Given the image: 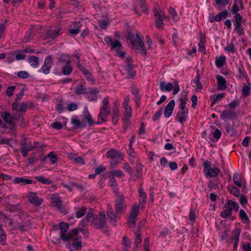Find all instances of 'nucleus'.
Masks as SVG:
<instances>
[{
	"instance_id": "obj_17",
	"label": "nucleus",
	"mask_w": 251,
	"mask_h": 251,
	"mask_svg": "<svg viewBox=\"0 0 251 251\" xmlns=\"http://www.w3.org/2000/svg\"><path fill=\"white\" fill-rule=\"evenodd\" d=\"M234 183L240 188H245V182L242 175L240 174H235L233 177Z\"/></svg>"
},
{
	"instance_id": "obj_4",
	"label": "nucleus",
	"mask_w": 251,
	"mask_h": 251,
	"mask_svg": "<svg viewBox=\"0 0 251 251\" xmlns=\"http://www.w3.org/2000/svg\"><path fill=\"white\" fill-rule=\"evenodd\" d=\"M104 41L111 46L112 49H115L118 56L121 58H124L126 55V52L121 50L122 47L120 42L118 40H112L110 37H105Z\"/></svg>"
},
{
	"instance_id": "obj_15",
	"label": "nucleus",
	"mask_w": 251,
	"mask_h": 251,
	"mask_svg": "<svg viewBox=\"0 0 251 251\" xmlns=\"http://www.w3.org/2000/svg\"><path fill=\"white\" fill-rule=\"evenodd\" d=\"M111 111L109 109V108L101 107L100 109V113L98 115V119L101 121L99 122V123L107 121L106 116L109 115Z\"/></svg>"
},
{
	"instance_id": "obj_5",
	"label": "nucleus",
	"mask_w": 251,
	"mask_h": 251,
	"mask_svg": "<svg viewBox=\"0 0 251 251\" xmlns=\"http://www.w3.org/2000/svg\"><path fill=\"white\" fill-rule=\"evenodd\" d=\"M204 172L206 176L210 177H216L220 173V170L216 167H211V163L208 161H205L203 163Z\"/></svg>"
},
{
	"instance_id": "obj_32",
	"label": "nucleus",
	"mask_w": 251,
	"mask_h": 251,
	"mask_svg": "<svg viewBox=\"0 0 251 251\" xmlns=\"http://www.w3.org/2000/svg\"><path fill=\"white\" fill-rule=\"evenodd\" d=\"M227 206L229 208H231V211L233 209H235L236 211H238L239 208V204L237 202H235L231 200L228 201L225 204V207H227Z\"/></svg>"
},
{
	"instance_id": "obj_3",
	"label": "nucleus",
	"mask_w": 251,
	"mask_h": 251,
	"mask_svg": "<svg viewBox=\"0 0 251 251\" xmlns=\"http://www.w3.org/2000/svg\"><path fill=\"white\" fill-rule=\"evenodd\" d=\"M187 98L186 97H182L180 100L179 108L180 110L177 113L176 119L181 124L184 123L187 118L188 109L186 107Z\"/></svg>"
},
{
	"instance_id": "obj_39",
	"label": "nucleus",
	"mask_w": 251,
	"mask_h": 251,
	"mask_svg": "<svg viewBox=\"0 0 251 251\" xmlns=\"http://www.w3.org/2000/svg\"><path fill=\"white\" fill-rule=\"evenodd\" d=\"M250 91L251 84L249 83L248 84L244 85L242 90V95L245 97H247L249 95Z\"/></svg>"
},
{
	"instance_id": "obj_14",
	"label": "nucleus",
	"mask_w": 251,
	"mask_h": 251,
	"mask_svg": "<svg viewBox=\"0 0 251 251\" xmlns=\"http://www.w3.org/2000/svg\"><path fill=\"white\" fill-rule=\"evenodd\" d=\"M134 11L138 15H141L143 13H145L147 10V7L144 1L140 0L134 8Z\"/></svg>"
},
{
	"instance_id": "obj_18",
	"label": "nucleus",
	"mask_w": 251,
	"mask_h": 251,
	"mask_svg": "<svg viewBox=\"0 0 251 251\" xmlns=\"http://www.w3.org/2000/svg\"><path fill=\"white\" fill-rule=\"evenodd\" d=\"M81 26L80 22H74L73 25H71L69 28V33L73 35L77 34Z\"/></svg>"
},
{
	"instance_id": "obj_22",
	"label": "nucleus",
	"mask_w": 251,
	"mask_h": 251,
	"mask_svg": "<svg viewBox=\"0 0 251 251\" xmlns=\"http://www.w3.org/2000/svg\"><path fill=\"white\" fill-rule=\"evenodd\" d=\"M123 108L125 111V114L123 118L125 121H128L131 117L132 110L130 106L128 104L123 105Z\"/></svg>"
},
{
	"instance_id": "obj_8",
	"label": "nucleus",
	"mask_w": 251,
	"mask_h": 251,
	"mask_svg": "<svg viewBox=\"0 0 251 251\" xmlns=\"http://www.w3.org/2000/svg\"><path fill=\"white\" fill-rule=\"evenodd\" d=\"M135 38L137 43L134 40H131L130 41V43L132 48L134 49H138V47H139L143 53L146 55L147 54V51L145 49V44L138 33L136 34Z\"/></svg>"
},
{
	"instance_id": "obj_41",
	"label": "nucleus",
	"mask_w": 251,
	"mask_h": 251,
	"mask_svg": "<svg viewBox=\"0 0 251 251\" xmlns=\"http://www.w3.org/2000/svg\"><path fill=\"white\" fill-rule=\"evenodd\" d=\"M239 217L244 223H248L250 222L248 216L244 210L241 209L240 210Z\"/></svg>"
},
{
	"instance_id": "obj_11",
	"label": "nucleus",
	"mask_w": 251,
	"mask_h": 251,
	"mask_svg": "<svg viewBox=\"0 0 251 251\" xmlns=\"http://www.w3.org/2000/svg\"><path fill=\"white\" fill-rule=\"evenodd\" d=\"M51 204L58 210L63 208V204L61 198L57 194H53L50 197Z\"/></svg>"
},
{
	"instance_id": "obj_36",
	"label": "nucleus",
	"mask_w": 251,
	"mask_h": 251,
	"mask_svg": "<svg viewBox=\"0 0 251 251\" xmlns=\"http://www.w3.org/2000/svg\"><path fill=\"white\" fill-rule=\"evenodd\" d=\"M29 63L31 66L36 68L39 65V59L36 56H30L29 58Z\"/></svg>"
},
{
	"instance_id": "obj_21",
	"label": "nucleus",
	"mask_w": 251,
	"mask_h": 251,
	"mask_svg": "<svg viewBox=\"0 0 251 251\" xmlns=\"http://www.w3.org/2000/svg\"><path fill=\"white\" fill-rule=\"evenodd\" d=\"M88 93L86 94H88V99L91 100H96L97 99V94L98 93V91L97 90L96 88L92 89L90 88L87 89Z\"/></svg>"
},
{
	"instance_id": "obj_1",
	"label": "nucleus",
	"mask_w": 251,
	"mask_h": 251,
	"mask_svg": "<svg viewBox=\"0 0 251 251\" xmlns=\"http://www.w3.org/2000/svg\"><path fill=\"white\" fill-rule=\"evenodd\" d=\"M114 207L115 213L113 212L112 205L110 204L107 205V215L112 223L115 222L119 215L123 212L126 208V204L125 203V199L123 195H119L116 198Z\"/></svg>"
},
{
	"instance_id": "obj_44",
	"label": "nucleus",
	"mask_w": 251,
	"mask_h": 251,
	"mask_svg": "<svg viewBox=\"0 0 251 251\" xmlns=\"http://www.w3.org/2000/svg\"><path fill=\"white\" fill-rule=\"evenodd\" d=\"M35 178L37 181L43 184H50L52 183V181L49 179L44 178L43 176H37Z\"/></svg>"
},
{
	"instance_id": "obj_50",
	"label": "nucleus",
	"mask_w": 251,
	"mask_h": 251,
	"mask_svg": "<svg viewBox=\"0 0 251 251\" xmlns=\"http://www.w3.org/2000/svg\"><path fill=\"white\" fill-rule=\"evenodd\" d=\"M205 39L204 37H203L202 35L200 37V42L199 44V50L202 51H205V48H204V44H205Z\"/></svg>"
},
{
	"instance_id": "obj_26",
	"label": "nucleus",
	"mask_w": 251,
	"mask_h": 251,
	"mask_svg": "<svg viewBox=\"0 0 251 251\" xmlns=\"http://www.w3.org/2000/svg\"><path fill=\"white\" fill-rule=\"evenodd\" d=\"M1 116L3 120L8 124H13L14 118L11 116L8 111H3L1 114Z\"/></svg>"
},
{
	"instance_id": "obj_25",
	"label": "nucleus",
	"mask_w": 251,
	"mask_h": 251,
	"mask_svg": "<svg viewBox=\"0 0 251 251\" xmlns=\"http://www.w3.org/2000/svg\"><path fill=\"white\" fill-rule=\"evenodd\" d=\"M60 28H56L53 30H48L46 34L47 38L51 39L55 38L60 34Z\"/></svg>"
},
{
	"instance_id": "obj_45",
	"label": "nucleus",
	"mask_w": 251,
	"mask_h": 251,
	"mask_svg": "<svg viewBox=\"0 0 251 251\" xmlns=\"http://www.w3.org/2000/svg\"><path fill=\"white\" fill-rule=\"evenodd\" d=\"M231 208L227 206V207H226L225 210L221 212V216L224 218H226L231 215Z\"/></svg>"
},
{
	"instance_id": "obj_52",
	"label": "nucleus",
	"mask_w": 251,
	"mask_h": 251,
	"mask_svg": "<svg viewBox=\"0 0 251 251\" xmlns=\"http://www.w3.org/2000/svg\"><path fill=\"white\" fill-rule=\"evenodd\" d=\"M200 76L198 75L194 80V83L195 84V87H196L197 90H201L203 87L202 84L200 82Z\"/></svg>"
},
{
	"instance_id": "obj_23",
	"label": "nucleus",
	"mask_w": 251,
	"mask_h": 251,
	"mask_svg": "<svg viewBox=\"0 0 251 251\" xmlns=\"http://www.w3.org/2000/svg\"><path fill=\"white\" fill-rule=\"evenodd\" d=\"M217 79L218 82V89L220 90H225L226 88V81L224 77L221 75H217Z\"/></svg>"
},
{
	"instance_id": "obj_33",
	"label": "nucleus",
	"mask_w": 251,
	"mask_h": 251,
	"mask_svg": "<svg viewBox=\"0 0 251 251\" xmlns=\"http://www.w3.org/2000/svg\"><path fill=\"white\" fill-rule=\"evenodd\" d=\"M119 110L117 106H115L113 109V112L112 114V122L114 124H116L118 121L119 118Z\"/></svg>"
},
{
	"instance_id": "obj_29",
	"label": "nucleus",
	"mask_w": 251,
	"mask_h": 251,
	"mask_svg": "<svg viewBox=\"0 0 251 251\" xmlns=\"http://www.w3.org/2000/svg\"><path fill=\"white\" fill-rule=\"evenodd\" d=\"M83 120L88 122L89 126H92L94 124V121L92 119L91 116L86 108L84 111Z\"/></svg>"
},
{
	"instance_id": "obj_10",
	"label": "nucleus",
	"mask_w": 251,
	"mask_h": 251,
	"mask_svg": "<svg viewBox=\"0 0 251 251\" xmlns=\"http://www.w3.org/2000/svg\"><path fill=\"white\" fill-rule=\"evenodd\" d=\"M27 197L29 202L35 206H39L43 202V199L38 197L36 193L28 192Z\"/></svg>"
},
{
	"instance_id": "obj_20",
	"label": "nucleus",
	"mask_w": 251,
	"mask_h": 251,
	"mask_svg": "<svg viewBox=\"0 0 251 251\" xmlns=\"http://www.w3.org/2000/svg\"><path fill=\"white\" fill-rule=\"evenodd\" d=\"M136 173L135 174H131V178L136 180L139 178L142 175L143 168L142 166L140 163L136 164Z\"/></svg>"
},
{
	"instance_id": "obj_6",
	"label": "nucleus",
	"mask_w": 251,
	"mask_h": 251,
	"mask_svg": "<svg viewBox=\"0 0 251 251\" xmlns=\"http://www.w3.org/2000/svg\"><path fill=\"white\" fill-rule=\"evenodd\" d=\"M59 227L60 229V238L64 241H67L72 239L70 234L66 233L69 229V225L66 223L62 222L59 223Z\"/></svg>"
},
{
	"instance_id": "obj_38",
	"label": "nucleus",
	"mask_w": 251,
	"mask_h": 251,
	"mask_svg": "<svg viewBox=\"0 0 251 251\" xmlns=\"http://www.w3.org/2000/svg\"><path fill=\"white\" fill-rule=\"evenodd\" d=\"M140 229L139 227L138 230L135 232V239L134 244H135L136 247H138V245L140 244V243L142 242V238L140 233Z\"/></svg>"
},
{
	"instance_id": "obj_55",
	"label": "nucleus",
	"mask_w": 251,
	"mask_h": 251,
	"mask_svg": "<svg viewBox=\"0 0 251 251\" xmlns=\"http://www.w3.org/2000/svg\"><path fill=\"white\" fill-rule=\"evenodd\" d=\"M189 219L192 224H194L196 221V214L195 211L193 209H191L189 215Z\"/></svg>"
},
{
	"instance_id": "obj_31",
	"label": "nucleus",
	"mask_w": 251,
	"mask_h": 251,
	"mask_svg": "<svg viewBox=\"0 0 251 251\" xmlns=\"http://www.w3.org/2000/svg\"><path fill=\"white\" fill-rule=\"evenodd\" d=\"M74 92L77 95L86 94L88 93L87 90L84 88L82 84H79L77 86L75 89Z\"/></svg>"
},
{
	"instance_id": "obj_59",
	"label": "nucleus",
	"mask_w": 251,
	"mask_h": 251,
	"mask_svg": "<svg viewBox=\"0 0 251 251\" xmlns=\"http://www.w3.org/2000/svg\"><path fill=\"white\" fill-rule=\"evenodd\" d=\"M108 177L109 178L110 185L112 187H115L117 186L116 180L111 175L108 174Z\"/></svg>"
},
{
	"instance_id": "obj_37",
	"label": "nucleus",
	"mask_w": 251,
	"mask_h": 251,
	"mask_svg": "<svg viewBox=\"0 0 251 251\" xmlns=\"http://www.w3.org/2000/svg\"><path fill=\"white\" fill-rule=\"evenodd\" d=\"M228 190L230 192L231 194H233L234 196L238 197L240 196V192L239 189L233 186V185H229L228 186Z\"/></svg>"
},
{
	"instance_id": "obj_48",
	"label": "nucleus",
	"mask_w": 251,
	"mask_h": 251,
	"mask_svg": "<svg viewBox=\"0 0 251 251\" xmlns=\"http://www.w3.org/2000/svg\"><path fill=\"white\" fill-rule=\"evenodd\" d=\"M86 212V209L84 207H81L78 211H76V217L77 218H80L84 215Z\"/></svg>"
},
{
	"instance_id": "obj_9",
	"label": "nucleus",
	"mask_w": 251,
	"mask_h": 251,
	"mask_svg": "<svg viewBox=\"0 0 251 251\" xmlns=\"http://www.w3.org/2000/svg\"><path fill=\"white\" fill-rule=\"evenodd\" d=\"M139 208L137 204H134L131 210V213L128 217V224L133 226L137 220V217L138 215Z\"/></svg>"
},
{
	"instance_id": "obj_35",
	"label": "nucleus",
	"mask_w": 251,
	"mask_h": 251,
	"mask_svg": "<svg viewBox=\"0 0 251 251\" xmlns=\"http://www.w3.org/2000/svg\"><path fill=\"white\" fill-rule=\"evenodd\" d=\"M107 157H109L112 159L118 158L120 156V153L119 152L114 149H111L107 152Z\"/></svg>"
},
{
	"instance_id": "obj_61",
	"label": "nucleus",
	"mask_w": 251,
	"mask_h": 251,
	"mask_svg": "<svg viewBox=\"0 0 251 251\" xmlns=\"http://www.w3.org/2000/svg\"><path fill=\"white\" fill-rule=\"evenodd\" d=\"M3 222L6 225H8L9 226H12L13 225L12 220L6 215L3 216Z\"/></svg>"
},
{
	"instance_id": "obj_34",
	"label": "nucleus",
	"mask_w": 251,
	"mask_h": 251,
	"mask_svg": "<svg viewBox=\"0 0 251 251\" xmlns=\"http://www.w3.org/2000/svg\"><path fill=\"white\" fill-rule=\"evenodd\" d=\"M234 114V112L225 110V111H223L221 113V118L223 120L226 121L228 119L231 118L233 117Z\"/></svg>"
},
{
	"instance_id": "obj_19",
	"label": "nucleus",
	"mask_w": 251,
	"mask_h": 251,
	"mask_svg": "<svg viewBox=\"0 0 251 251\" xmlns=\"http://www.w3.org/2000/svg\"><path fill=\"white\" fill-rule=\"evenodd\" d=\"M228 15H230V14L228 11L226 10H224L216 15L214 18L210 19L209 21L211 23H214L215 21L219 22L223 19H226Z\"/></svg>"
},
{
	"instance_id": "obj_2",
	"label": "nucleus",
	"mask_w": 251,
	"mask_h": 251,
	"mask_svg": "<svg viewBox=\"0 0 251 251\" xmlns=\"http://www.w3.org/2000/svg\"><path fill=\"white\" fill-rule=\"evenodd\" d=\"M92 224L95 229H102L106 226V219L105 214L103 210L100 211L99 214L91 218Z\"/></svg>"
},
{
	"instance_id": "obj_47",
	"label": "nucleus",
	"mask_w": 251,
	"mask_h": 251,
	"mask_svg": "<svg viewBox=\"0 0 251 251\" xmlns=\"http://www.w3.org/2000/svg\"><path fill=\"white\" fill-rule=\"evenodd\" d=\"M225 50L232 53H234L236 52L234 45L232 42L228 44L225 48Z\"/></svg>"
},
{
	"instance_id": "obj_49",
	"label": "nucleus",
	"mask_w": 251,
	"mask_h": 251,
	"mask_svg": "<svg viewBox=\"0 0 251 251\" xmlns=\"http://www.w3.org/2000/svg\"><path fill=\"white\" fill-rule=\"evenodd\" d=\"M48 157L49 158L50 161L54 164L57 162V155L54 153V152H50L48 155Z\"/></svg>"
},
{
	"instance_id": "obj_46",
	"label": "nucleus",
	"mask_w": 251,
	"mask_h": 251,
	"mask_svg": "<svg viewBox=\"0 0 251 251\" xmlns=\"http://www.w3.org/2000/svg\"><path fill=\"white\" fill-rule=\"evenodd\" d=\"M59 61L60 63H70V57L68 55L62 54L59 56Z\"/></svg>"
},
{
	"instance_id": "obj_30",
	"label": "nucleus",
	"mask_w": 251,
	"mask_h": 251,
	"mask_svg": "<svg viewBox=\"0 0 251 251\" xmlns=\"http://www.w3.org/2000/svg\"><path fill=\"white\" fill-rule=\"evenodd\" d=\"M139 195L141 199L139 200L140 204L142 205V206H144V205L146 202V197L147 195L144 192L143 188H140L139 189Z\"/></svg>"
},
{
	"instance_id": "obj_64",
	"label": "nucleus",
	"mask_w": 251,
	"mask_h": 251,
	"mask_svg": "<svg viewBox=\"0 0 251 251\" xmlns=\"http://www.w3.org/2000/svg\"><path fill=\"white\" fill-rule=\"evenodd\" d=\"M132 93L135 98V101L136 102L140 100L138 90L136 88H133L132 90Z\"/></svg>"
},
{
	"instance_id": "obj_62",
	"label": "nucleus",
	"mask_w": 251,
	"mask_h": 251,
	"mask_svg": "<svg viewBox=\"0 0 251 251\" xmlns=\"http://www.w3.org/2000/svg\"><path fill=\"white\" fill-rule=\"evenodd\" d=\"M6 237L4 231L2 228L1 225H0V242H3L6 240Z\"/></svg>"
},
{
	"instance_id": "obj_57",
	"label": "nucleus",
	"mask_w": 251,
	"mask_h": 251,
	"mask_svg": "<svg viewBox=\"0 0 251 251\" xmlns=\"http://www.w3.org/2000/svg\"><path fill=\"white\" fill-rule=\"evenodd\" d=\"M17 75L18 77H19L20 78H22L23 79H25V78L28 77V76H29V75L26 71H19L18 72Z\"/></svg>"
},
{
	"instance_id": "obj_58",
	"label": "nucleus",
	"mask_w": 251,
	"mask_h": 251,
	"mask_svg": "<svg viewBox=\"0 0 251 251\" xmlns=\"http://www.w3.org/2000/svg\"><path fill=\"white\" fill-rule=\"evenodd\" d=\"M126 71L127 72L128 77L132 78L135 75V72L133 70V66L127 67Z\"/></svg>"
},
{
	"instance_id": "obj_16",
	"label": "nucleus",
	"mask_w": 251,
	"mask_h": 251,
	"mask_svg": "<svg viewBox=\"0 0 251 251\" xmlns=\"http://www.w3.org/2000/svg\"><path fill=\"white\" fill-rule=\"evenodd\" d=\"M175 106V101L174 100H171L165 107L164 116L166 118L171 117Z\"/></svg>"
},
{
	"instance_id": "obj_13",
	"label": "nucleus",
	"mask_w": 251,
	"mask_h": 251,
	"mask_svg": "<svg viewBox=\"0 0 251 251\" xmlns=\"http://www.w3.org/2000/svg\"><path fill=\"white\" fill-rule=\"evenodd\" d=\"M38 144H39V142H34V145H32L30 142H28L24 139L21 143V150L30 151L33 150L35 148L38 147L37 145Z\"/></svg>"
},
{
	"instance_id": "obj_40",
	"label": "nucleus",
	"mask_w": 251,
	"mask_h": 251,
	"mask_svg": "<svg viewBox=\"0 0 251 251\" xmlns=\"http://www.w3.org/2000/svg\"><path fill=\"white\" fill-rule=\"evenodd\" d=\"M73 246L77 250H79L81 249V248H82V245H81V241L80 237V238H75L73 240Z\"/></svg>"
},
{
	"instance_id": "obj_12",
	"label": "nucleus",
	"mask_w": 251,
	"mask_h": 251,
	"mask_svg": "<svg viewBox=\"0 0 251 251\" xmlns=\"http://www.w3.org/2000/svg\"><path fill=\"white\" fill-rule=\"evenodd\" d=\"M52 65L51 57L50 56H48L45 58L44 64L39 72H41L46 75L49 74Z\"/></svg>"
},
{
	"instance_id": "obj_24",
	"label": "nucleus",
	"mask_w": 251,
	"mask_h": 251,
	"mask_svg": "<svg viewBox=\"0 0 251 251\" xmlns=\"http://www.w3.org/2000/svg\"><path fill=\"white\" fill-rule=\"evenodd\" d=\"M173 84L171 83L166 84L165 81L160 82L159 84L160 89L161 91H167L170 92L173 89Z\"/></svg>"
},
{
	"instance_id": "obj_42",
	"label": "nucleus",
	"mask_w": 251,
	"mask_h": 251,
	"mask_svg": "<svg viewBox=\"0 0 251 251\" xmlns=\"http://www.w3.org/2000/svg\"><path fill=\"white\" fill-rule=\"evenodd\" d=\"M108 174L112 175L114 177V176L122 177L125 176L124 173L120 170L112 171L108 172Z\"/></svg>"
},
{
	"instance_id": "obj_56",
	"label": "nucleus",
	"mask_w": 251,
	"mask_h": 251,
	"mask_svg": "<svg viewBox=\"0 0 251 251\" xmlns=\"http://www.w3.org/2000/svg\"><path fill=\"white\" fill-rule=\"evenodd\" d=\"M224 97V93H220L217 95L215 98L213 100L211 103V106H212L214 104L217 103L218 101L221 100Z\"/></svg>"
},
{
	"instance_id": "obj_54",
	"label": "nucleus",
	"mask_w": 251,
	"mask_h": 251,
	"mask_svg": "<svg viewBox=\"0 0 251 251\" xmlns=\"http://www.w3.org/2000/svg\"><path fill=\"white\" fill-rule=\"evenodd\" d=\"M71 123L76 128H80L84 126V125H83L80 121L75 119H72Z\"/></svg>"
},
{
	"instance_id": "obj_63",
	"label": "nucleus",
	"mask_w": 251,
	"mask_h": 251,
	"mask_svg": "<svg viewBox=\"0 0 251 251\" xmlns=\"http://www.w3.org/2000/svg\"><path fill=\"white\" fill-rule=\"evenodd\" d=\"M239 4L238 2H235V0H234V3L232 6L231 12L232 14H235L238 13V12L239 11L240 8L238 6Z\"/></svg>"
},
{
	"instance_id": "obj_51",
	"label": "nucleus",
	"mask_w": 251,
	"mask_h": 251,
	"mask_svg": "<svg viewBox=\"0 0 251 251\" xmlns=\"http://www.w3.org/2000/svg\"><path fill=\"white\" fill-rule=\"evenodd\" d=\"M15 228H19L22 231H26L29 229V226L28 225L25 223H23L22 224H18L17 226H15Z\"/></svg>"
},
{
	"instance_id": "obj_27",
	"label": "nucleus",
	"mask_w": 251,
	"mask_h": 251,
	"mask_svg": "<svg viewBox=\"0 0 251 251\" xmlns=\"http://www.w3.org/2000/svg\"><path fill=\"white\" fill-rule=\"evenodd\" d=\"M13 182L14 184L22 183L23 185L32 183V180L20 177L15 178Z\"/></svg>"
},
{
	"instance_id": "obj_53",
	"label": "nucleus",
	"mask_w": 251,
	"mask_h": 251,
	"mask_svg": "<svg viewBox=\"0 0 251 251\" xmlns=\"http://www.w3.org/2000/svg\"><path fill=\"white\" fill-rule=\"evenodd\" d=\"M72 71V67L70 65H68V64L63 68V73L65 75L70 74Z\"/></svg>"
},
{
	"instance_id": "obj_28",
	"label": "nucleus",
	"mask_w": 251,
	"mask_h": 251,
	"mask_svg": "<svg viewBox=\"0 0 251 251\" xmlns=\"http://www.w3.org/2000/svg\"><path fill=\"white\" fill-rule=\"evenodd\" d=\"M93 217V210L90 209L87 213L86 216L81 220L80 225L82 226H85L90 221H91V218Z\"/></svg>"
},
{
	"instance_id": "obj_60",
	"label": "nucleus",
	"mask_w": 251,
	"mask_h": 251,
	"mask_svg": "<svg viewBox=\"0 0 251 251\" xmlns=\"http://www.w3.org/2000/svg\"><path fill=\"white\" fill-rule=\"evenodd\" d=\"M173 85H174L173 88V94H174V95H176L177 93H178L180 90L178 81L176 80H175L173 83Z\"/></svg>"
},
{
	"instance_id": "obj_43",
	"label": "nucleus",
	"mask_w": 251,
	"mask_h": 251,
	"mask_svg": "<svg viewBox=\"0 0 251 251\" xmlns=\"http://www.w3.org/2000/svg\"><path fill=\"white\" fill-rule=\"evenodd\" d=\"M226 57L224 56H220L215 61V64L218 68H221L225 62Z\"/></svg>"
},
{
	"instance_id": "obj_7",
	"label": "nucleus",
	"mask_w": 251,
	"mask_h": 251,
	"mask_svg": "<svg viewBox=\"0 0 251 251\" xmlns=\"http://www.w3.org/2000/svg\"><path fill=\"white\" fill-rule=\"evenodd\" d=\"M135 38L137 43L134 40H131L130 41V43L132 48L134 49H138V47H139L143 53L146 55L147 54V51L145 49V44L138 33L136 34Z\"/></svg>"
}]
</instances>
